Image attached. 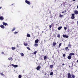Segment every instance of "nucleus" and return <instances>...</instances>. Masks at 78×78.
<instances>
[{
    "instance_id": "1",
    "label": "nucleus",
    "mask_w": 78,
    "mask_h": 78,
    "mask_svg": "<svg viewBox=\"0 0 78 78\" xmlns=\"http://www.w3.org/2000/svg\"><path fill=\"white\" fill-rule=\"evenodd\" d=\"M72 16L71 18L72 19H75V14H72L71 15Z\"/></svg>"
},
{
    "instance_id": "2",
    "label": "nucleus",
    "mask_w": 78,
    "mask_h": 78,
    "mask_svg": "<svg viewBox=\"0 0 78 78\" xmlns=\"http://www.w3.org/2000/svg\"><path fill=\"white\" fill-rule=\"evenodd\" d=\"M25 2L26 3H27V4H28V5L31 4V3H30V2L29 1H27V0H26L25 1Z\"/></svg>"
},
{
    "instance_id": "3",
    "label": "nucleus",
    "mask_w": 78,
    "mask_h": 78,
    "mask_svg": "<svg viewBox=\"0 0 78 78\" xmlns=\"http://www.w3.org/2000/svg\"><path fill=\"white\" fill-rule=\"evenodd\" d=\"M62 36L63 37H66V38H68V37H69V36L64 35V34Z\"/></svg>"
},
{
    "instance_id": "4",
    "label": "nucleus",
    "mask_w": 78,
    "mask_h": 78,
    "mask_svg": "<svg viewBox=\"0 0 78 78\" xmlns=\"http://www.w3.org/2000/svg\"><path fill=\"white\" fill-rule=\"evenodd\" d=\"M68 78H71V74L70 73L68 74Z\"/></svg>"
},
{
    "instance_id": "5",
    "label": "nucleus",
    "mask_w": 78,
    "mask_h": 78,
    "mask_svg": "<svg viewBox=\"0 0 78 78\" xmlns=\"http://www.w3.org/2000/svg\"><path fill=\"white\" fill-rule=\"evenodd\" d=\"M74 12L75 14H76V15H77V14H78V11H77V10L74 11Z\"/></svg>"
},
{
    "instance_id": "6",
    "label": "nucleus",
    "mask_w": 78,
    "mask_h": 78,
    "mask_svg": "<svg viewBox=\"0 0 78 78\" xmlns=\"http://www.w3.org/2000/svg\"><path fill=\"white\" fill-rule=\"evenodd\" d=\"M12 66H13V67L16 68V67H18V66H17V65H14L13 64H12Z\"/></svg>"
},
{
    "instance_id": "7",
    "label": "nucleus",
    "mask_w": 78,
    "mask_h": 78,
    "mask_svg": "<svg viewBox=\"0 0 78 78\" xmlns=\"http://www.w3.org/2000/svg\"><path fill=\"white\" fill-rule=\"evenodd\" d=\"M41 67L40 66H38L37 67L36 69L37 70H39L41 69Z\"/></svg>"
},
{
    "instance_id": "8",
    "label": "nucleus",
    "mask_w": 78,
    "mask_h": 78,
    "mask_svg": "<svg viewBox=\"0 0 78 78\" xmlns=\"http://www.w3.org/2000/svg\"><path fill=\"white\" fill-rule=\"evenodd\" d=\"M67 58L68 59H72V56L69 55L68 56Z\"/></svg>"
},
{
    "instance_id": "9",
    "label": "nucleus",
    "mask_w": 78,
    "mask_h": 78,
    "mask_svg": "<svg viewBox=\"0 0 78 78\" xmlns=\"http://www.w3.org/2000/svg\"><path fill=\"white\" fill-rule=\"evenodd\" d=\"M0 27L2 28L3 29H4L5 28V27L4 26V25H1L0 26Z\"/></svg>"
},
{
    "instance_id": "10",
    "label": "nucleus",
    "mask_w": 78,
    "mask_h": 78,
    "mask_svg": "<svg viewBox=\"0 0 78 78\" xmlns=\"http://www.w3.org/2000/svg\"><path fill=\"white\" fill-rule=\"evenodd\" d=\"M3 25H5V26H6V25H8V23L3 22Z\"/></svg>"
},
{
    "instance_id": "11",
    "label": "nucleus",
    "mask_w": 78,
    "mask_h": 78,
    "mask_svg": "<svg viewBox=\"0 0 78 78\" xmlns=\"http://www.w3.org/2000/svg\"><path fill=\"white\" fill-rule=\"evenodd\" d=\"M38 42H39V39H37L35 41V43H36L37 44V43H38Z\"/></svg>"
},
{
    "instance_id": "12",
    "label": "nucleus",
    "mask_w": 78,
    "mask_h": 78,
    "mask_svg": "<svg viewBox=\"0 0 78 78\" xmlns=\"http://www.w3.org/2000/svg\"><path fill=\"white\" fill-rule=\"evenodd\" d=\"M0 19L1 20H3V19H4V18L3 16H1L0 17Z\"/></svg>"
},
{
    "instance_id": "13",
    "label": "nucleus",
    "mask_w": 78,
    "mask_h": 78,
    "mask_svg": "<svg viewBox=\"0 0 78 78\" xmlns=\"http://www.w3.org/2000/svg\"><path fill=\"white\" fill-rule=\"evenodd\" d=\"M8 60L9 61H12V57L9 58H8Z\"/></svg>"
},
{
    "instance_id": "14",
    "label": "nucleus",
    "mask_w": 78,
    "mask_h": 78,
    "mask_svg": "<svg viewBox=\"0 0 78 78\" xmlns=\"http://www.w3.org/2000/svg\"><path fill=\"white\" fill-rule=\"evenodd\" d=\"M71 76H72V78H75V76L73 74H72Z\"/></svg>"
},
{
    "instance_id": "15",
    "label": "nucleus",
    "mask_w": 78,
    "mask_h": 78,
    "mask_svg": "<svg viewBox=\"0 0 78 78\" xmlns=\"http://www.w3.org/2000/svg\"><path fill=\"white\" fill-rule=\"evenodd\" d=\"M16 47H12V50H16Z\"/></svg>"
},
{
    "instance_id": "16",
    "label": "nucleus",
    "mask_w": 78,
    "mask_h": 78,
    "mask_svg": "<svg viewBox=\"0 0 78 78\" xmlns=\"http://www.w3.org/2000/svg\"><path fill=\"white\" fill-rule=\"evenodd\" d=\"M56 45V43L54 42L53 43V46H55Z\"/></svg>"
},
{
    "instance_id": "17",
    "label": "nucleus",
    "mask_w": 78,
    "mask_h": 78,
    "mask_svg": "<svg viewBox=\"0 0 78 78\" xmlns=\"http://www.w3.org/2000/svg\"><path fill=\"white\" fill-rule=\"evenodd\" d=\"M75 55V54L73 53H70L69 55L70 56H72V55Z\"/></svg>"
},
{
    "instance_id": "18",
    "label": "nucleus",
    "mask_w": 78,
    "mask_h": 78,
    "mask_svg": "<svg viewBox=\"0 0 78 78\" xmlns=\"http://www.w3.org/2000/svg\"><path fill=\"white\" fill-rule=\"evenodd\" d=\"M27 37H30V35L29 34H27Z\"/></svg>"
},
{
    "instance_id": "19",
    "label": "nucleus",
    "mask_w": 78,
    "mask_h": 78,
    "mask_svg": "<svg viewBox=\"0 0 78 78\" xmlns=\"http://www.w3.org/2000/svg\"><path fill=\"white\" fill-rule=\"evenodd\" d=\"M20 55L21 56H24V54L22 53H20Z\"/></svg>"
},
{
    "instance_id": "20",
    "label": "nucleus",
    "mask_w": 78,
    "mask_h": 78,
    "mask_svg": "<svg viewBox=\"0 0 78 78\" xmlns=\"http://www.w3.org/2000/svg\"><path fill=\"white\" fill-rule=\"evenodd\" d=\"M50 67L51 69H52L53 68V65H50Z\"/></svg>"
},
{
    "instance_id": "21",
    "label": "nucleus",
    "mask_w": 78,
    "mask_h": 78,
    "mask_svg": "<svg viewBox=\"0 0 78 78\" xmlns=\"http://www.w3.org/2000/svg\"><path fill=\"white\" fill-rule=\"evenodd\" d=\"M34 47H36H36H37V46H38V44H37V43L35 44H34Z\"/></svg>"
},
{
    "instance_id": "22",
    "label": "nucleus",
    "mask_w": 78,
    "mask_h": 78,
    "mask_svg": "<svg viewBox=\"0 0 78 78\" xmlns=\"http://www.w3.org/2000/svg\"><path fill=\"white\" fill-rule=\"evenodd\" d=\"M61 28H62V27H59L58 28V30H61Z\"/></svg>"
},
{
    "instance_id": "23",
    "label": "nucleus",
    "mask_w": 78,
    "mask_h": 78,
    "mask_svg": "<svg viewBox=\"0 0 78 78\" xmlns=\"http://www.w3.org/2000/svg\"><path fill=\"white\" fill-rule=\"evenodd\" d=\"M16 30V27H14L13 29H12V31H14V30Z\"/></svg>"
},
{
    "instance_id": "24",
    "label": "nucleus",
    "mask_w": 78,
    "mask_h": 78,
    "mask_svg": "<svg viewBox=\"0 0 78 78\" xmlns=\"http://www.w3.org/2000/svg\"><path fill=\"white\" fill-rule=\"evenodd\" d=\"M47 56H45L44 57V60H45V59H47Z\"/></svg>"
},
{
    "instance_id": "25",
    "label": "nucleus",
    "mask_w": 78,
    "mask_h": 78,
    "mask_svg": "<svg viewBox=\"0 0 78 78\" xmlns=\"http://www.w3.org/2000/svg\"><path fill=\"white\" fill-rule=\"evenodd\" d=\"M50 75H53V72H51L50 73Z\"/></svg>"
},
{
    "instance_id": "26",
    "label": "nucleus",
    "mask_w": 78,
    "mask_h": 78,
    "mask_svg": "<svg viewBox=\"0 0 78 78\" xmlns=\"http://www.w3.org/2000/svg\"><path fill=\"white\" fill-rule=\"evenodd\" d=\"M24 45H25V46H27V45H28V44L27 43L25 44V43H24Z\"/></svg>"
},
{
    "instance_id": "27",
    "label": "nucleus",
    "mask_w": 78,
    "mask_h": 78,
    "mask_svg": "<svg viewBox=\"0 0 78 78\" xmlns=\"http://www.w3.org/2000/svg\"><path fill=\"white\" fill-rule=\"evenodd\" d=\"M63 17V15H61L60 14L59 15V17Z\"/></svg>"
},
{
    "instance_id": "28",
    "label": "nucleus",
    "mask_w": 78,
    "mask_h": 78,
    "mask_svg": "<svg viewBox=\"0 0 78 78\" xmlns=\"http://www.w3.org/2000/svg\"><path fill=\"white\" fill-rule=\"evenodd\" d=\"M61 36V35H60V34H58V35L57 36V37H59Z\"/></svg>"
},
{
    "instance_id": "29",
    "label": "nucleus",
    "mask_w": 78,
    "mask_h": 78,
    "mask_svg": "<svg viewBox=\"0 0 78 78\" xmlns=\"http://www.w3.org/2000/svg\"><path fill=\"white\" fill-rule=\"evenodd\" d=\"M18 78H22V76L21 75H19L18 76Z\"/></svg>"
},
{
    "instance_id": "30",
    "label": "nucleus",
    "mask_w": 78,
    "mask_h": 78,
    "mask_svg": "<svg viewBox=\"0 0 78 78\" xmlns=\"http://www.w3.org/2000/svg\"><path fill=\"white\" fill-rule=\"evenodd\" d=\"M62 44L61 43H60L58 46L59 47H61V45Z\"/></svg>"
},
{
    "instance_id": "31",
    "label": "nucleus",
    "mask_w": 78,
    "mask_h": 78,
    "mask_svg": "<svg viewBox=\"0 0 78 78\" xmlns=\"http://www.w3.org/2000/svg\"><path fill=\"white\" fill-rule=\"evenodd\" d=\"M36 53H37V51H34V55H36Z\"/></svg>"
},
{
    "instance_id": "32",
    "label": "nucleus",
    "mask_w": 78,
    "mask_h": 78,
    "mask_svg": "<svg viewBox=\"0 0 78 78\" xmlns=\"http://www.w3.org/2000/svg\"><path fill=\"white\" fill-rule=\"evenodd\" d=\"M68 47H71V45L70 44H69L68 45Z\"/></svg>"
},
{
    "instance_id": "33",
    "label": "nucleus",
    "mask_w": 78,
    "mask_h": 78,
    "mask_svg": "<svg viewBox=\"0 0 78 78\" xmlns=\"http://www.w3.org/2000/svg\"><path fill=\"white\" fill-rule=\"evenodd\" d=\"M1 75H2V76H4V74L2 73H0Z\"/></svg>"
},
{
    "instance_id": "34",
    "label": "nucleus",
    "mask_w": 78,
    "mask_h": 78,
    "mask_svg": "<svg viewBox=\"0 0 78 78\" xmlns=\"http://www.w3.org/2000/svg\"><path fill=\"white\" fill-rule=\"evenodd\" d=\"M64 29L65 30H67V27H64Z\"/></svg>"
},
{
    "instance_id": "35",
    "label": "nucleus",
    "mask_w": 78,
    "mask_h": 78,
    "mask_svg": "<svg viewBox=\"0 0 78 78\" xmlns=\"http://www.w3.org/2000/svg\"><path fill=\"white\" fill-rule=\"evenodd\" d=\"M50 28H51V27H52V26L51 25H50L49 26Z\"/></svg>"
},
{
    "instance_id": "36",
    "label": "nucleus",
    "mask_w": 78,
    "mask_h": 78,
    "mask_svg": "<svg viewBox=\"0 0 78 78\" xmlns=\"http://www.w3.org/2000/svg\"><path fill=\"white\" fill-rule=\"evenodd\" d=\"M27 48L29 50H30V48L27 47Z\"/></svg>"
},
{
    "instance_id": "37",
    "label": "nucleus",
    "mask_w": 78,
    "mask_h": 78,
    "mask_svg": "<svg viewBox=\"0 0 78 78\" xmlns=\"http://www.w3.org/2000/svg\"><path fill=\"white\" fill-rule=\"evenodd\" d=\"M63 57H65V56H66V54H63Z\"/></svg>"
},
{
    "instance_id": "38",
    "label": "nucleus",
    "mask_w": 78,
    "mask_h": 78,
    "mask_svg": "<svg viewBox=\"0 0 78 78\" xmlns=\"http://www.w3.org/2000/svg\"><path fill=\"white\" fill-rule=\"evenodd\" d=\"M67 49H68V47H66L65 48V50H67Z\"/></svg>"
},
{
    "instance_id": "39",
    "label": "nucleus",
    "mask_w": 78,
    "mask_h": 78,
    "mask_svg": "<svg viewBox=\"0 0 78 78\" xmlns=\"http://www.w3.org/2000/svg\"><path fill=\"white\" fill-rule=\"evenodd\" d=\"M18 32H14V34H17V33H18Z\"/></svg>"
},
{
    "instance_id": "40",
    "label": "nucleus",
    "mask_w": 78,
    "mask_h": 78,
    "mask_svg": "<svg viewBox=\"0 0 78 78\" xmlns=\"http://www.w3.org/2000/svg\"><path fill=\"white\" fill-rule=\"evenodd\" d=\"M70 31V30L68 29V32H69Z\"/></svg>"
},
{
    "instance_id": "41",
    "label": "nucleus",
    "mask_w": 78,
    "mask_h": 78,
    "mask_svg": "<svg viewBox=\"0 0 78 78\" xmlns=\"http://www.w3.org/2000/svg\"><path fill=\"white\" fill-rule=\"evenodd\" d=\"M64 65H65V64H64V63H63V64H62V66H64Z\"/></svg>"
},
{
    "instance_id": "42",
    "label": "nucleus",
    "mask_w": 78,
    "mask_h": 78,
    "mask_svg": "<svg viewBox=\"0 0 78 78\" xmlns=\"http://www.w3.org/2000/svg\"><path fill=\"white\" fill-rule=\"evenodd\" d=\"M67 12V10H66L65 11V12Z\"/></svg>"
},
{
    "instance_id": "43",
    "label": "nucleus",
    "mask_w": 78,
    "mask_h": 78,
    "mask_svg": "<svg viewBox=\"0 0 78 78\" xmlns=\"http://www.w3.org/2000/svg\"><path fill=\"white\" fill-rule=\"evenodd\" d=\"M73 2H75V1H76V0H72Z\"/></svg>"
},
{
    "instance_id": "44",
    "label": "nucleus",
    "mask_w": 78,
    "mask_h": 78,
    "mask_svg": "<svg viewBox=\"0 0 78 78\" xmlns=\"http://www.w3.org/2000/svg\"><path fill=\"white\" fill-rule=\"evenodd\" d=\"M64 11L62 12V13H64Z\"/></svg>"
},
{
    "instance_id": "45",
    "label": "nucleus",
    "mask_w": 78,
    "mask_h": 78,
    "mask_svg": "<svg viewBox=\"0 0 78 78\" xmlns=\"http://www.w3.org/2000/svg\"><path fill=\"white\" fill-rule=\"evenodd\" d=\"M2 54H4V52H2Z\"/></svg>"
},
{
    "instance_id": "46",
    "label": "nucleus",
    "mask_w": 78,
    "mask_h": 78,
    "mask_svg": "<svg viewBox=\"0 0 78 78\" xmlns=\"http://www.w3.org/2000/svg\"><path fill=\"white\" fill-rule=\"evenodd\" d=\"M77 25H78V21H77Z\"/></svg>"
},
{
    "instance_id": "47",
    "label": "nucleus",
    "mask_w": 78,
    "mask_h": 78,
    "mask_svg": "<svg viewBox=\"0 0 78 78\" xmlns=\"http://www.w3.org/2000/svg\"><path fill=\"white\" fill-rule=\"evenodd\" d=\"M2 9V7H0V9Z\"/></svg>"
},
{
    "instance_id": "48",
    "label": "nucleus",
    "mask_w": 78,
    "mask_h": 78,
    "mask_svg": "<svg viewBox=\"0 0 78 78\" xmlns=\"http://www.w3.org/2000/svg\"><path fill=\"white\" fill-rule=\"evenodd\" d=\"M14 5V4H12L11 5Z\"/></svg>"
},
{
    "instance_id": "49",
    "label": "nucleus",
    "mask_w": 78,
    "mask_h": 78,
    "mask_svg": "<svg viewBox=\"0 0 78 78\" xmlns=\"http://www.w3.org/2000/svg\"><path fill=\"white\" fill-rule=\"evenodd\" d=\"M77 8H78V5H77Z\"/></svg>"
},
{
    "instance_id": "50",
    "label": "nucleus",
    "mask_w": 78,
    "mask_h": 78,
    "mask_svg": "<svg viewBox=\"0 0 78 78\" xmlns=\"http://www.w3.org/2000/svg\"><path fill=\"white\" fill-rule=\"evenodd\" d=\"M23 72L24 73V71H23Z\"/></svg>"
},
{
    "instance_id": "51",
    "label": "nucleus",
    "mask_w": 78,
    "mask_h": 78,
    "mask_svg": "<svg viewBox=\"0 0 78 78\" xmlns=\"http://www.w3.org/2000/svg\"><path fill=\"white\" fill-rule=\"evenodd\" d=\"M77 62L78 63V60L77 61Z\"/></svg>"
},
{
    "instance_id": "52",
    "label": "nucleus",
    "mask_w": 78,
    "mask_h": 78,
    "mask_svg": "<svg viewBox=\"0 0 78 78\" xmlns=\"http://www.w3.org/2000/svg\"><path fill=\"white\" fill-rule=\"evenodd\" d=\"M45 75H46V73H45Z\"/></svg>"
},
{
    "instance_id": "53",
    "label": "nucleus",
    "mask_w": 78,
    "mask_h": 78,
    "mask_svg": "<svg viewBox=\"0 0 78 78\" xmlns=\"http://www.w3.org/2000/svg\"><path fill=\"white\" fill-rule=\"evenodd\" d=\"M44 41H45V40Z\"/></svg>"
},
{
    "instance_id": "54",
    "label": "nucleus",
    "mask_w": 78,
    "mask_h": 78,
    "mask_svg": "<svg viewBox=\"0 0 78 78\" xmlns=\"http://www.w3.org/2000/svg\"><path fill=\"white\" fill-rule=\"evenodd\" d=\"M41 57H42L41 56Z\"/></svg>"
}]
</instances>
